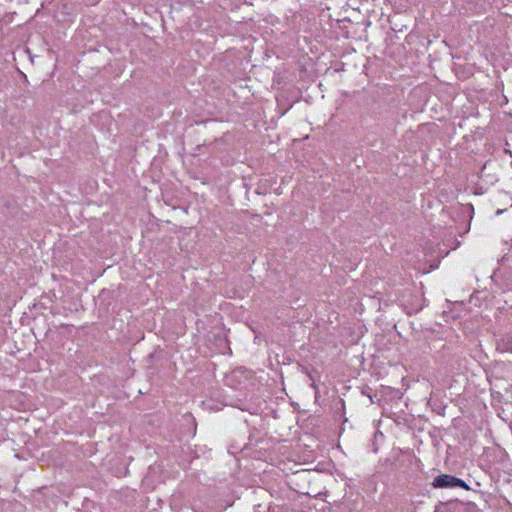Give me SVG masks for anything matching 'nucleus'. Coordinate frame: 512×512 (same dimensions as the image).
<instances>
[{"label":"nucleus","mask_w":512,"mask_h":512,"mask_svg":"<svg viewBox=\"0 0 512 512\" xmlns=\"http://www.w3.org/2000/svg\"><path fill=\"white\" fill-rule=\"evenodd\" d=\"M432 486L434 488H462L465 490H469V485L462 479L449 475V474H441L434 478L432 482Z\"/></svg>","instance_id":"f257e3e1"}]
</instances>
